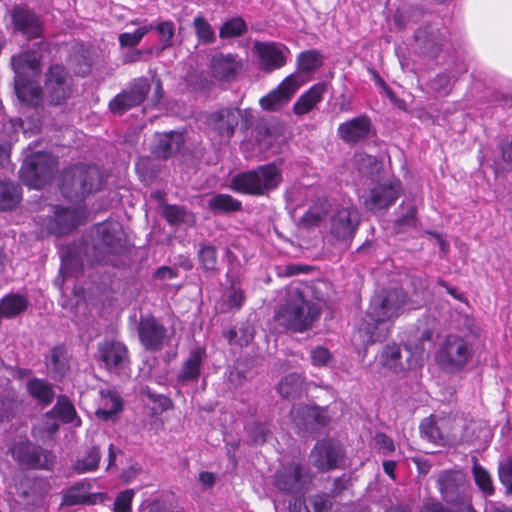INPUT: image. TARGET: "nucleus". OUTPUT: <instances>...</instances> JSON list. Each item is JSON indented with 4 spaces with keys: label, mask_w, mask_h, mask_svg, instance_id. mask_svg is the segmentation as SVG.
Listing matches in <instances>:
<instances>
[{
    "label": "nucleus",
    "mask_w": 512,
    "mask_h": 512,
    "mask_svg": "<svg viewBox=\"0 0 512 512\" xmlns=\"http://www.w3.org/2000/svg\"><path fill=\"white\" fill-rule=\"evenodd\" d=\"M404 304L405 294L402 290L376 294L371 299L363 322L353 334V344L367 346L385 339L394 320L403 312Z\"/></svg>",
    "instance_id": "f257e3e1"
},
{
    "label": "nucleus",
    "mask_w": 512,
    "mask_h": 512,
    "mask_svg": "<svg viewBox=\"0 0 512 512\" xmlns=\"http://www.w3.org/2000/svg\"><path fill=\"white\" fill-rule=\"evenodd\" d=\"M321 314L319 301H310L297 287L287 291L285 303L275 314L276 321L287 329L303 332L310 329Z\"/></svg>",
    "instance_id": "f03ea898"
},
{
    "label": "nucleus",
    "mask_w": 512,
    "mask_h": 512,
    "mask_svg": "<svg viewBox=\"0 0 512 512\" xmlns=\"http://www.w3.org/2000/svg\"><path fill=\"white\" fill-rule=\"evenodd\" d=\"M40 60L41 55L36 52H25L12 58L15 92L23 104L35 106L41 101V89L32 80L41 71Z\"/></svg>",
    "instance_id": "7ed1b4c3"
},
{
    "label": "nucleus",
    "mask_w": 512,
    "mask_h": 512,
    "mask_svg": "<svg viewBox=\"0 0 512 512\" xmlns=\"http://www.w3.org/2000/svg\"><path fill=\"white\" fill-rule=\"evenodd\" d=\"M439 486L444 500L450 504L447 510L442 505H426L422 512H476L467 495L468 485L465 476L459 471H446L439 477Z\"/></svg>",
    "instance_id": "20e7f679"
},
{
    "label": "nucleus",
    "mask_w": 512,
    "mask_h": 512,
    "mask_svg": "<svg viewBox=\"0 0 512 512\" xmlns=\"http://www.w3.org/2000/svg\"><path fill=\"white\" fill-rule=\"evenodd\" d=\"M281 181L282 174L279 168L274 164H267L234 176L231 187L239 193L264 195L275 189Z\"/></svg>",
    "instance_id": "39448f33"
},
{
    "label": "nucleus",
    "mask_w": 512,
    "mask_h": 512,
    "mask_svg": "<svg viewBox=\"0 0 512 512\" xmlns=\"http://www.w3.org/2000/svg\"><path fill=\"white\" fill-rule=\"evenodd\" d=\"M101 183V174L97 167L81 165L64 172L61 191L69 199H78L98 190Z\"/></svg>",
    "instance_id": "423d86ee"
},
{
    "label": "nucleus",
    "mask_w": 512,
    "mask_h": 512,
    "mask_svg": "<svg viewBox=\"0 0 512 512\" xmlns=\"http://www.w3.org/2000/svg\"><path fill=\"white\" fill-rule=\"evenodd\" d=\"M360 224L358 210L350 206H339L329 218L327 239L333 245L346 248L352 242Z\"/></svg>",
    "instance_id": "0eeeda50"
},
{
    "label": "nucleus",
    "mask_w": 512,
    "mask_h": 512,
    "mask_svg": "<svg viewBox=\"0 0 512 512\" xmlns=\"http://www.w3.org/2000/svg\"><path fill=\"white\" fill-rule=\"evenodd\" d=\"M422 439L439 446H450L462 440L458 421L450 416L430 415L419 426Z\"/></svg>",
    "instance_id": "6e6552de"
},
{
    "label": "nucleus",
    "mask_w": 512,
    "mask_h": 512,
    "mask_svg": "<svg viewBox=\"0 0 512 512\" xmlns=\"http://www.w3.org/2000/svg\"><path fill=\"white\" fill-rule=\"evenodd\" d=\"M55 168L56 160L50 154L37 152L25 157L19 174L25 185L40 189L52 179Z\"/></svg>",
    "instance_id": "1a4fd4ad"
},
{
    "label": "nucleus",
    "mask_w": 512,
    "mask_h": 512,
    "mask_svg": "<svg viewBox=\"0 0 512 512\" xmlns=\"http://www.w3.org/2000/svg\"><path fill=\"white\" fill-rule=\"evenodd\" d=\"M471 357V345L459 336L449 335L440 346L436 360L446 369L459 370L468 363Z\"/></svg>",
    "instance_id": "9d476101"
},
{
    "label": "nucleus",
    "mask_w": 512,
    "mask_h": 512,
    "mask_svg": "<svg viewBox=\"0 0 512 512\" xmlns=\"http://www.w3.org/2000/svg\"><path fill=\"white\" fill-rule=\"evenodd\" d=\"M306 82L305 78L294 73L287 76L274 90L260 99V105L264 110L276 111L288 103L296 91Z\"/></svg>",
    "instance_id": "9b49d317"
},
{
    "label": "nucleus",
    "mask_w": 512,
    "mask_h": 512,
    "mask_svg": "<svg viewBox=\"0 0 512 512\" xmlns=\"http://www.w3.org/2000/svg\"><path fill=\"white\" fill-rule=\"evenodd\" d=\"M310 476L302 466L296 463L282 466L275 474L274 485L282 492L297 494L305 490Z\"/></svg>",
    "instance_id": "f8f14e48"
},
{
    "label": "nucleus",
    "mask_w": 512,
    "mask_h": 512,
    "mask_svg": "<svg viewBox=\"0 0 512 512\" xmlns=\"http://www.w3.org/2000/svg\"><path fill=\"white\" fill-rule=\"evenodd\" d=\"M310 458L317 469L327 471L340 466L343 461V452L337 441L322 440L315 445Z\"/></svg>",
    "instance_id": "ddd939ff"
},
{
    "label": "nucleus",
    "mask_w": 512,
    "mask_h": 512,
    "mask_svg": "<svg viewBox=\"0 0 512 512\" xmlns=\"http://www.w3.org/2000/svg\"><path fill=\"white\" fill-rule=\"evenodd\" d=\"M150 90L147 79L139 78L131 86L110 101L109 107L113 113L122 114L128 109L140 105Z\"/></svg>",
    "instance_id": "4468645a"
},
{
    "label": "nucleus",
    "mask_w": 512,
    "mask_h": 512,
    "mask_svg": "<svg viewBox=\"0 0 512 512\" xmlns=\"http://www.w3.org/2000/svg\"><path fill=\"white\" fill-rule=\"evenodd\" d=\"M11 451L13 457L27 467L48 469L53 464L50 453L35 447L29 441L16 442Z\"/></svg>",
    "instance_id": "2eb2a0df"
},
{
    "label": "nucleus",
    "mask_w": 512,
    "mask_h": 512,
    "mask_svg": "<svg viewBox=\"0 0 512 512\" xmlns=\"http://www.w3.org/2000/svg\"><path fill=\"white\" fill-rule=\"evenodd\" d=\"M138 335L145 349L157 351L167 342L165 327L153 316L141 317Z\"/></svg>",
    "instance_id": "dca6fc26"
},
{
    "label": "nucleus",
    "mask_w": 512,
    "mask_h": 512,
    "mask_svg": "<svg viewBox=\"0 0 512 512\" xmlns=\"http://www.w3.org/2000/svg\"><path fill=\"white\" fill-rule=\"evenodd\" d=\"M401 193V183L399 180L389 179L371 189L369 196L365 199V206L376 211L386 209L391 206Z\"/></svg>",
    "instance_id": "f3484780"
},
{
    "label": "nucleus",
    "mask_w": 512,
    "mask_h": 512,
    "mask_svg": "<svg viewBox=\"0 0 512 512\" xmlns=\"http://www.w3.org/2000/svg\"><path fill=\"white\" fill-rule=\"evenodd\" d=\"M97 246L106 253H120L124 248L125 235L121 225L116 221L97 225Z\"/></svg>",
    "instance_id": "a211bd4d"
},
{
    "label": "nucleus",
    "mask_w": 512,
    "mask_h": 512,
    "mask_svg": "<svg viewBox=\"0 0 512 512\" xmlns=\"http://www.w3.org/2000/svg\"><path fill=\"white\" fill-rule=\"evenodd\" d=\"M254 49L258 56L260 68L267 72L284 66L289 53L284 45L276 43L256 42Z\"/></svg>",
    "instance_id": "6ab92c4d"
},
{
    "label": "nucleus",
    "mask_w": 512,
    "mask_h": 512,
    "mask_svg": "<svg viewBox=\"0 0 512 512\" xmlns=\"http://www.w3.org/2000/svg\"><path fill=\"white\" fill-rule=\"evenodd\" d=\"M85 217L83 210H69L62 207H55L54 217L47 224V231L50 234L62 235L69 233L76 228Z\"/></svg>",
    "instance_id": "aec40b11"
},
{
    "label": "nucleus",
    "mask_w": 512,
    "mask_h": 512,
    "mask_svg": "<svg viewBox=\"0 0 512 512\" xmlns=\"http://www.w3.org/2000/svg\"><path fill=\"white\" fill-rule=\"evenodd\" d=\"M99 359L110 370H119L128 363V351L126 346L115 340H105L99 344Z\"/></svg>",
    "instance_id": "412c9836"
},
{
    "label": "nucleus",
    "mask_w": 512,
    "mask_h": 512,
    "mask_svg": "<svg viewBox=\"0 0 512 512\" xmlns=\"http://www.w3.org/2000/svg\"><path fill=\"white\" fill-rule=\"evenodd\" d=\"M45 89L49 94L50 102L53 104H60L68 97L70 89L64 67L55 65L49 69Z\"/></svg>",
    "instance_id": "4be33fe9"
},
{
    "label": "nucleus",
    "mask_w": 512,
    "mask_h": 512,
    "mask_svg": "<svg viewBox=\"0 0 512 512\" xmlns=\"http://www.w3.org/2000/svg\"><path fill=\"white\" fill-rule=\"evenodd\" d=\"M370 130V119L362 115L341 123L338 127V135L346 143H357L366 139Z\"/></svg>",
    "instance_id": "5701e85b"
},
{
    "label": "nucleus",
    "mask_w": 512,
    "mask_h": 512,
    "mask_svg": "<svg viewBox=\"0 0 512 512\" xmlns=\"http://www.w3.org/2000/svg\"><path fill=\"white\" fill-rule=\"evenodd\" d=\"M244 114L246 115L247 112L239 109H224L211 115L210 125L223 140H227L238 125L239 117H244Z\"/></svg>",
    "instance_id": "b1692460"
},
{
    "label": "nucleus",
    "mask_w": 512,
    "mask_h": 512,
    "mask_svg": "<svg viewBox=\"0 0 512 512\" xmlns=\"http://www.w3.org/2000/svg\"><path fill=\"white\" fill-rule=\"evenodd\" d=\"M327 91V85L319 82L302 94L293 105L296 115H304L312 111L319 104Z\"/></svg>",
    "instance_id": "393cba45"
},
{
    "label": "nucleus",
    "mask_w": 512,
    "mask_h": 512,
    "mask_svg": "<svg viewBox=\"0 0 512 512\" xmlns=\"http://www.w3.org/2000/svg\"><path fill=\"white\" fill-rule=\"evenodd\" d=\"M122 410V400L114 391H101L99 406L95 412L98 419L114 421Z\"/></svg>",
    "instance_id": "a878e982"
},
{
    "label": "nucleus",
    "mask_w": 512,
    "mask_h": 512,
    "mask_svg": "<svg viewBox=\"0 0 512 512\" xmlns=\"http://www.w3.org/2000/svg\"><path fill=\"white\" fill-rule=\"evenodd\" d=\"M16 28L29 38L38 37L42 31L39 19L29 10L17 7L13 11Z\"/></svg>",
    "instance_id": "bb28decb"
},
{
    "label": "nucleus",
    "mask_w": 512,
    "mask_h": 512,
    "mask_svg": "<svg viewBox=\"0 0 512 512\" xmlns=\"http://www.w3.org/2000/svg\"><path fill=\"white\" fill-rule=\"evenodd\" d=\"M141 512H184L177 508L176 497L171 492H161L146 499L140 506Z\"/></svg>",
    "instance_id": "cd10ccee"
},
{
    "label": "nucleus",
    "mask_w": 512,
    "mask_h": 512,
    "mask_svg": "<svg viewBox=\"0 0 512 512\" xmlns=\"http://www.w3.org/2000/svg\"><path fill=\"white\" fill-rule=\"evenodd\" d=\"M242 63L232 55H216L212 59V71L220 80H228L236 76Z\"/></svg>",
    "instance_id": "c85d7f7f"
},
{
    "label": "nucleus",
    "mask_w": 512,
    "mask_h": 512,
    "mask_svg": "<svg viewBox=\"0 0 512 512\" xmlns=\"http://www.w3.org/2000/svg\"><path fill=\"white\" fill-rule=\"evenodd\" d=\"M330 508L331 501L327 495H314L307 500L294 498L289 512H328Z\"/></svg>",
    "instance_id": "c756f323"
},
{
    "label": "nucleus",
    "mask_w": 512,
    "mask_h": 512,
    "mask_svg": "<svg viewBox=\"0 0 512 512\" xmlns=\"http://www.w3.org/2000/svg\"><path fill=\"white\" fill-rule=\"evenodd\" d=\"M157 145L155 154L162 158H167L177 152L183 145V135L178 132H169L156 135Z\"/></svg>",
    "instance_id": "7c9ffc66"
},
{
    "label": "nucleus",
    "mask_w": 512,
    "mask_h": 512,
    "mask_svg": "<svg viewBox=\"0 0 512 512\" xmlns=\"http://www.w3.org/2000/svg\"><path fill=\"white\" fill-rule=\"evenodd\" d=\"M205 357L206 351L204 348L197 347L191 350L189 357L183 364L180 379L185 381L197 379Z\"/></svg>",
    "instance_id": "2f4dec72"
},
{
    "label": "nucleus",
    "mask_w": 512,
    "mask_h": 512,
    "mask_svg": "<svg viewBox=\"0 0 512 512\" xmlns=\"http://www.w3.org/2000/svg\"><path fill=\"white\" fill-rule=\"evenodd\" d=\"M51 414H53L54 417L59 418L64 423L72 424L74 427H79L81 425V420L77 416L74 405L64 396L58 398Z\"/></svg>",
    "instance_id": "473e14b6"
},
{
    "label": "nucleus",
    "mask_w": 512,
    "mask_h": 512,
    "mask_svg": "<svg viewBox=\"0 0 512 512\" xmlns=\"http://www.w3.org/2000/svg\"><path fill=\"white\" fill-rule=\"evenodd\" d=\"M329 203L326 199H319L303 215L301 223L306 228H312L320 225L327 216Z\"/></svg>",
    "instance_id": "72a5a7b5"
},
{
    "label": "nucleus",
    "mask_w": 512,
    "mask_h": 512,
    "mask_svg": "<svg viewBox=\"0 0 512 512\" xmlns=\"http://www.w3.org/2000/svg\"><path fill=\"white\" fill-rule=\"evenodd\" d=\"M91 484L87 481H81L73 485L64 495L63 503L65 505H76L82 503H92L88 492Z\"/></svg>",
    "instance_id": "f704fd0d"
},
{
    "label": "nucleus",
    "mask_w": 512,
    "mask_h": 512,
    "mask_svg": "<svg viewBox=\"0 0 512 512\" xmlns=\"http://www.w3.org/2000/svg\"><path fill=\"white\" fill-rule=\"evenodd\" d=\"M100 459L99 449L92 447L75 461L73 468L78 474L93 472L98 468Z\"/></svg>",
    "instance_id": "c9c22d12"
},
{
    "label": "nucleus",
    "mask_w": 512,
    "mask_h": 512,
    "mask_svg": "<svg viewBox=\"0 0 512 512\" xmlns=\"http://www.w3.org/2000/svg\"><path fill=\"white\" fill-rule=\"evenodd\" d=\"M20 201V188L11 182L0 181V210L12 209Z\"/></svg>",
    "instance_id": "e433bc0d"
},
{
    "label": "nucleus",
    "mask_w": 512,
    "mask_h": 512,
    "mask_svg": "<svg viewBox=\"0 0 512 512\" xmlns=\"http://www.w3.org/2000/svg\"><path fill=\"white\" fill-rule=\"evenodd\" d=\"M303 389V378L300 374L291 373L285 376L278 386L279 393L285 398H294Z\"/></svg>",
    "instance_id": "4c0bfd02"
},
{
    "label": "nucleus",
    "mask_w": 512,
    "mask_h": 512,
    "mask_svg": "<svg viewBox=\"0 0 512 512\" xmlns=\"http://www.w3.org/2000/svg\"><path fill=\"white\" fill-rule=\"evenodd\" d=\"M209 208L215 213L233 212L241 207V203L227 194H218L208 201Z\"/></svg>",
    "instance_id": "58836bf2"
},
{
    "label": "nucleus",
    "mask_w": 512,
    "mask_h": 512,
    "mask_svg": "<svg viewBox=\"0 0 512 512\" xmlns=\"http://www.w3.org/2000/svg\"><path fill=\"white\" fill-rule=\"evenodd\" d=\"M163 215L171 225H179L182 223L192 225L195 222L193 214L177 205H165L163 207Z\"/></svg>",
    "instance_id": "ea45409f"
},
{
    "label": "nucleus",
    "mask_w": 512,
    "mask_h": 512,
    "mask_svg": "<svg viewBox=\"0 0 512 512\" xmlns=\"http://www.w3.org/2000/svg\"><path fill=\"white\" fill-rule=\"evenodd\" d=\"M400 349L397 345H388L383 350L380 356V362L384 367L392 370L395 373L404 371L406 367L400 361Z\"/></svg>",
    "instance_id": "a19ab883"
},
{
    "label": "nucleus",
    "mask_w": 512,
    "mask_h": 512,
    "mask_svg": "<svg viewBox=\"0 0 512 512\" xmlns=\"http://www.w3.org/2000/svg\"><path fill=\"white\" fill-rule=\"evenodd\" d=\"M67 353L62 347H55L51 350L47 367L55 376H62L67 370Z\"/></svg>",
    "instance_id": "79ce46f5"
},
{
    "label": "nucleus",
    "mask_w": 512,
    "mask_h": 512,
    "mask_svg": "<svg viewBox=\"0 0 512 512\" xmlns=\"http://www.w3.org/2000/svg\"><path fill=\"white\" fill-rule=\"evenodd\" d=\"M27 388L32 397L39 402L49 404L54 396L52 388L44 381L32 379L28 382Z\"/></svg>",
    "instance_id": "37998d69"
},
{
    "label": "nucleus",
    "mask_w": 512,
    "mask_h": 512,
    "mask_svg": "<svg viewBox=\"0 0 512 512\" xmlns=\"http://www.w3.org/2000/svg\"><path fill=\"white\" fill-rule=\"evenodd\" d=\"M226 338L231 345L247 346L254 338V329L249 324L242 325L238 329L228 331Z\"/></svg>",
    "instance_id": "c03bdc74"
},
{
    "label": "nucleus",
    "mask_w": 512,
    "mask_h": 512,
    "mask_svg": "<svg viewBox=\"0 0 512 512\" xmlns=\"http://www.w3.org/2000/svg\"><path fill=\"white\" fill-rule=\"evenodd\" d=\"M298 68L302 72L315 71L322 64V57L316 51H306L298 56Z\"/></svg>",
    "instance_id": "a18cd8bd"
},
{
    "label": "nucleus",
    "mask_w": 512,
    "mask_h": 512,
    "mask_svg": "<svg viewBox=\"0 0 512 512\" xmlns=\"http://www.w3.org/2000/svg\"><path fill=\"white\" fill-rule=\"evenodd\" d=\"M473 475L476 485L485 495L493 494V485L489 473L477 463L473 466Z\"/></svg>",
    "instance_id": "49530a36"
},
{
    "label": "nucleus",
    "mask_w": 512,
    "mask_h": 512,
    "mask_svg": "<svg viewBox=\"0 0 512 512\" xmlns=\"http://www.w3.org/2000/svg\"><path fill=\"white\" fill-rule=\"evenodd\" d=\"M246 31V24L241 18H233L225 22L220 28L221 38H232L242 35Z\"/></svg>",
    "instance_id": "de8ad7c7"
},
{
    "label": "nucleus",
    "mask_w": 512,
    "mask_h": 512,
    "mask_svg": "<svg viewBox=\"0 0 512 512\" xmlns=\"http://www.w3.org/2000/svg\"><path fill=\"white\" fill-rule=\"evenodd\" d=\"M134 496V489H125L119 492L114 501L113 512H132Z\"/></svg>",
    "instance_id": "09e8293b"
},
{
    "label": "nucleus",
    "mask_w": 512,
    "mask_h": 512,
    "mask_svg": "<svg viewBox=\"0 0 512 512\" xmlns=\"http://www.w3.org/2000/svg\"><path fill=\"white\" fill-rule=\"evenodd\" d=\"M193 24L196 35L201 41L210 43L215 39V32L205 18L197 16Z\"/></svg>",
    "instance_id": "8fccbe9b"
},
{
    "label": "nucleus",
    "mask_w": 512,
    "mask_h": 512,
    "mask_svg": "<svg viewBox=\"0 0 512 512\" xmlns=\"http://www.w3.org/2000/svg\"><path fill=\"white\" fill-rule=\"evenodd\" d=\"M152 28L153 26L149 25L140 27L133 33H122L119 36V42L122 46H135L141 41L146 33L152 30Z\"/></svg>",
    "instance_id": "3c124183"
},
{
    "label": "nucleus",
    "mask_w": 512,
    "mask_h": 512,
    "mask_svg": "<svg viewBox=\"0 0 512 512\" xmlns=\"http://www.w3.org/2000/svg\"><path fill=\"white\" fill-rule=\"evenodd\" d=\"M199 260L202 267L207 270H214L217 264L216 250L212 246H204L199 251Z\"/></svg>",
    "instance_id": "603ef678"
},
{
    "label": "nucleus",
    "mask_w": 512,
    "mask_h": 512,
    "mask_svg": "<svg viewBox=\"0 0 512 512\" xmlns=\"http://www.w3.org/2000/svg\"><path fill=\"white\" fill-rule=\"evenodd\" d=\"M311 363L317 367L328 366L332 361V355L327 348L317 346L311 350Z\"/></svg>",
    "instance_id": "864d4df0"
},
{
    "label": "nucleus",
    "mask_w": 512,
    "mask_h": 512,
    "mask_svg": "<svg viewBox=\"0 0 512 512\" xmlns=\"http://www.w3.org/2000/svg\"><path fill=\"white\" fill-rule=\"evenodd\" d=\"M499 478L507 491L512 493V457L499 465Z\"/></svg>",
    "instance_id": "5fc2aeb1"
},
{
    "label": "nucleus",
    "mask_w": 512,
    "mask_h": 512,
    "mask_svg": "<svg viewBox=\"0 0 512 512\" xmlns=\"http://www.w3.org/2000/svg\"><path fill=\"white\" fill-rule=\"evenodd\" d=\"M156 31L161 37L162 42L164 43V47H168L171 45V40L174 36L175 27L173 22L171 21H163L160 22L156 27Z\"/></svg>",
    "instance_id": "6e6d98bb"
},
{
    "label": "nucleus",
    "mask_w": 512,
    "mask_h": 512,
    "mask_svg": "<svg viewBox=\"0 0 512 512\" xmlns=\"http://www.w3.org/2000/svg\"><path fill=\"white\" fill-rule=\"evenodd\" d=\"M454 77L447 74H440L432 81V87L439 94H447L450 91Z\"/></svg>",
    "instance_id": "4d7b16f0"
},
{
    "label": "nucleus",
    "mask_w": 512,
    "mask_h": 512,
    "mask_svg": "<svg viewBox=\"0 0 512 512\" xmlns=\"http://www.w3.org/2000/svg\"><path fill=\"white\" fill-rule=\"evenodd\" d=\"M357 163H360L359 170L362 173H370L378 170V163L374 157L368 155H358L356 158Z\"/></svg>",
    "instance_id": "13d9d810"
},
{
    "label": "nucleus",
    "mask_w": 512,
    "mask_h": 512,
    "mask_svg": "<svg viewBox=\"0 0 512 512\" xmlns=\"http://www.w3.org/2000/svg\"><path fill=\"white\" fill-rule=\"evenodd\" d=\"M375 442L377 447L383 451L384 454L391 453L394 451V443L393 441L387 437L385 434L379 433L375 436Z\"/></svg>",
    "instance_id": "bf43d9fd"
},
{
    "label": "nucleus",
    "mask_w": 512,
    "mask_h": 512,
    "mask_svg": "<svg viewBox=\"0 0 512 512\" xmlns=\"http://www.w3.org/2000/svg\"><path fill=\"white\" fill-rule=\"evenodd\" d=\"M244 294L240 289H233L227 299V305L232 309H239L244 302Z\"/></svg>",
    "instance_id": "052dcab7"
},
{
    "label": "nucleus",
    "mask_w": 512,
    "mask_h": 512,
    "mask_svg": "<svg viewBox=\"0 0 512 512\" xmlns=\"http://www.w3.org/2000/svg\"><path fill=\"white\" fill-rule=\"evenodd\" d=\"M140 472L141 467L137 464H133L122 471L120 479L126 484L130 483L140 474Z\"/></svg>",
    "instance_id": "680f3d73"
},
{
    "label": "nucleus",
    "mask_w": 512,
    "mask_h": 512,
    "mask_svg": "<svg viewBox=\"0 0 512 512\" xmlns=\"http://www.w3.org/2000/svg\"><path fill=\"white\" fill-rule=\"evenodd\" d=\"M12 143H0V167H4L9 161Z\"/></svg>",
    "instance_id": "e2e57ef3"
},
{
    "label": "nucleus",
    "mask_w": 512,
    "mask_h": 512,
    "mask_svg": "<svg viewBox=\"0 0 512 512\" xmlns=\"http://www.w3.org/2000/svg\"><path fill=\"white\" fill-rule=\"evenodd\" d=\"M176 276L174 270H172L171 268L169 267H160L156 272H155V277L158 278V279H172Z\"/></svg>",
    "instance_id": "0e129e2a"
},
{
    "label": "nucleus",
    "mask_w": 512,
    "mask_h": 512,
    "mask_svg": "<svg viewBox=\"0 0 512 512\" xmlns=\"http://www.w3.org/2000/svg\"><path fill=\"white\" fill-rule=\"evenodd\" d=\"M485 512H512V510L506 508L501 503L489 501L486 503Z\"/></svg>",
    "instance_id": "69168bd1"
},
{
    "label": "nucleus",
    "mask_w": 512,
    "mask_h": 512,
    "mask_svg": "<svg viewBox=\"0 0 512 512\" xmlns=\"http://www.w3.org/2000/svg\"><path fill=\"white\" fill-rule=\"evenodd\" d=\"M199 482L204 486V487H211L214 482H215V477H214V474L211 473V472H201L199 474Z\"/></svg>",
    "instance_id": "338daca9"
},
{
    "label": "nucleus",
    "mask_w": 512,
    "mask_h": 512,
    "mask_svg": "<svg viewBox=\"0 0 512 512\" xmlns=\"http://www.w3.org/2000/svg\"><path fill=\"white\" fill-rule=\"evenodd\" d=\"M502 155L506 161L512 162V139L502 145Z\"/></svg>",
    "instance_id": "774afa93"
}]
</instances>
